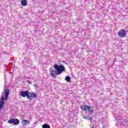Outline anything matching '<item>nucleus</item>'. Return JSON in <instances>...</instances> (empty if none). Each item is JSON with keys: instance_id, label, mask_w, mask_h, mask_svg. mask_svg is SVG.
I'll use <instances>...</instances> for the list:
<instances>
[{"instance_id": "16", "label": "nucleus", "mask_w": 128, "mask_h": 128, "mask_svg": "<svg viewBox=\"0 0 128 128\" xmlns=\"http://www.w3.org/2000/svg\"><path fill=\"white\" fill-rule=\"evenodd\" d=\"M90 126H91V128H96V125H95V124H90Z\"/></svg>"}, {"instance_id": "12", "label": "nucleus", "mask_w": 128, "mask_h": 128, "mask_svg": "<svg viewBox=\"0 0 128 128\" xmlns=\"http://www.w3.org/2000/svg\"><path fill=\"white\" fill-rule=\"evenodd\" d=\"M28 124H30V120H22V126H27Z\"/></svg>"}, {"instance_id": "4", "label": "nucleus", "mask_w": 128, "mask_h": 128, "mask_svg": "<svg viewBox=\"0 0 128 128\" xmlns=\"http://www.w3.org/2000/svg\"><path fill=\"white\" fill-rule=\"evenodd\" d=\"M38 98V95H36V94L34 92H28V97L27 98L29 100H32V98Z\"/></svg>"}, {"instance_id": "9", "label": "nucleus", "mask_w": 128, "mask_h": 128, "mask_svg": "<svg viewBox=\"0 0 128 128\" xmlns=\"http://www.w3.org/2000/svg\"><path fill=\"white\" fill-rule=\"evenodd\" d=\"M116 118V121L117 123V125L120 124L122 123V117L118 116Z\"/></svg>"}, {"instance_id": "18", "label": "nucleus", "mask_w": 128, "mask_h": 128, "mask_svg": "<svg viewBox=\"0 0 128 128\" xmlns=\"http://www.w3.org/2000/svg\"><path fill=\"white\" fill-rule=\"evenodd\" d=\"M115 118H116V116H115Z\"/></svg>"}, {"instance_id": "15", "label": "nucleus", "mask_w": 128, "mask_h": 128, "mask_svg": "<svg viewBox=\"0 0 128 128\" xmlns=\"http://www.w3.org/2000/svg\"><path fill=\"white\" fill-rule=\"evenodd\" d=\"M65 80H66V82H70V77L69 76H66L65 78Z\"/></svg>"}, {"instance_id": "1", "label": "nucleus", "mask_w": 128, "mask_h": 128, "mask_svg": "<svg viewBox=\"0 0 128 128\" xmlns=\"http://www.w3.org/2000/svg\"><path fill=\"white\" fill-rule=\"evenodd\" d=\"M54 68L56 70H57V72L58 74H60L62 72H64V70H66V68L64 66L62 65H60L58 66V65L55 64L54 65Z\"/></svg>"}, {"instance_id": "6", "label": "nucleus", "mask_w": 128, "mask_h": 128, "mask_svg": "<svg viewBox=\"0 0 128 128\" xmlns=\"http://www.w3.org/2000/svg\"><path fill=\"white\" fill-rule=\"evenodd\" d=\"M28 90H26V91H20V95L22 98H28Z\"/></svg>"}, {"instance_id": "13", "label": "nucleus", "mask_w": 128, "mask_h": 128, "mask_svg": "<svg viewBox=\"0 0 128 128\" xmlns=\"http://www.w3.org/2000/svg\"><path fill=\"white\" fill-rule=\"evenodd\" d=\"M83 118H84V120H92V118L90 117L89 118V116H86V115H84L82 116Z\"/></svg>"}, {"instance_id": "7", "label": "nucleus", "mask_w": 128, "mask_h": 128, "mask_svg": "<svg viewBox=\"0 0 128 128\" xmlns=\"http://www.w3.org/2000/svg\"><path fill=\"white\" fill-rule=\"evenodd\" d=\"M118 36L120 38H124L126 36V30L121 29L118 32Z\"/></svg>"}, {"instance_id": "14", "label": "nucleus", "mask_w": 128, "mask_h": 128, "mask_svg": "<svg viewBox=\"0 0 128 128\" xmlns=\"http://www.w3.org/2000/svg\"><path fill=\"white\" fill-rule=\"evenodd\" d=\"M42 128H50V125L48 124H44L42 126Z\"/></svg>"}, {"instance_id": "10", "label": "nucleus", "mask_w": 128, "mask_h": 128, "mask_svg": "<svg viewBox=\"0 0 128 128\" xmlns=\"http://www.w3.org/2000/svg\"><path fill=\"white\" fill-rule=\"evenodd\" d=\"M10 94V90L8 89H6L4 91V100H6L8 98V94Z\"/></svg>"}, {"instance_id": "2", "label": "nucleus", "mask_w": 128, "mask_h": 128, "mask_svg": "<svg viewBox=\"0 0 128 128\" xmlns=\"http://www.w3.org/2000/svg\"><path fill=\"white\" fill-rule=\"evenodd\" d=\"M80 108L86 112H90V114H92L94 112V110L91 108L90 106H81Z\"/></svg>"}, {"instance_id": "5", "label": "nucleus", "mask_w": 128, "mask_h": 128, "mask_svg": "<svg viewBox=\"0 0 128 128\" xmlns=\"http://www.w3.org/2000/svg\"><path fill=\"white\" fill-rule=\"evenodd\" d=\"M58 73L57 70H50V76L54 78H56V76H58Z\"/></svg>"}, {"instance_id": "11", "label": "nucleus", "mask_w": 128, "mask_h": 128, "mask_svg": "<svg viewBox=\"0 0 128 128\" xmlns=\"http://www.w3.org/2000/svg\"><path fill=\"white\" fill-rule=\"evenodd\" d=\"M21 4L23 6H28V3L26 2V0H21Z\"/></svg>"}, {"instance_id": "17", "label": "nucleus", "mask_w": 128, "mask_h": 128, "mask_svg": "<svg viewBox=\"0 0 128 128\" xmlns=\"http://www.w3.org/2000/svg\"><path fill=\"white\" fill-rule=\"evenodd\" d=\"M27 82H28V84H32V82L28 80L27 81Z\"/></svg>"}, {"instance_id": "8", "label": "nucleus", "mask_w": 128, "mask_h": 128, "mask_svg": "<svg viewBox=\"0 0 128 128\" xmlns=\"http://www.w3.org/2000/svg\"><path fill=\"white\" fill-rule=\"evenodd\" d=\"M4 97L2 96L1 97V100L0 101V110H2L4 106Z\"/></svg>"}, {"instance_id": "3", "label": "nucleus", "mask_w": 128, "mask_h": 128, "mask_svg": "<svg viewBox=\"0 0 128 128\" xmlns=\"http://www.w3.org/2000/svg\"><path fill=\"white\" fill-rule=\"evenodd\" d=\"M8 123L10 124H14L15 126H18L20 124V120L18 118H12L8 120Z\"/></svg>"}]
</instances>
